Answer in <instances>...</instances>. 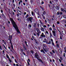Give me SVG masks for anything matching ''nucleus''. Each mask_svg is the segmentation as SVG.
<instances>
[{
  "mask_svg": "<svg viewBox=\"0 0 66 66\" xmlns=\"http://www.w3.org/2000/svg\"><path fill=\"white\" fill-rule=\"evenodd\" d=\"M10 19L12 23V25H13V27L15 28V29L16 30V31L17 33H19L21 34V32H20V31H19V29H18V28L17 26V25H16V23L13 20V19L11 18H10Z\"/></svg>",
  "mask_w": 66,
  "mask_h": 66,
  "instance_id": "1",
  "label": "nucleus"
},
{
  "mask_svg": "<svg viewBox=\"0 0 66 66\" xmlns=\"http://www.w3.org/2000/svg\"><path fill=\"white\" fill-rule=\"evenodd\" d=\"M33 19V18L32 17H29V18H28L26 19V20H27V22H29V21L30 23H32V20Z\"/></svg>",
  "mask_w": 66,
  "mask_h": 66,
  "instance_id": "2",
  "label": "nucleus"
},
{
  "mask_svg": "<svg viewBox=\"0 0 66 66\" xmlns=\"http://www.w3.org/2000/svg\"><path fill=\"white\" fill-rule=\"evenodd\" d=\"M47 47V45L45 44H43V49L44 50V51L45 52H48V50L46 48Z\"/></svg>",
  "mask_w": 66,
  "mask_h": 66,
  "instance_id": "3",
  "label": "nucleus"
},
{
  "mask_svg": "<svg viewBox=\"0 0 66 66\" xmlns=\"http://www.w3.org/2000/svg\"><path fill=\"white\" fill-rule=\"evenodd\" d=\"M35 57L38 60L40 58V57L39 56L38 54L37 53H35Z\"/></svg>",
  "mask_w": 66,
  "mask_h": 66,
  "instance_id": "4",
  "label": "nucleus"
},
{
  "mask_svg": "<svg viewBox=\"0 0 66 66\" xmlns=\"http://www.w3.org/2000/svg\"><path fill=\"white\" fill-rule=\"evenodd\" d=\"M37 31L38 32L37 33V34L38 36H39V33H40V32L38 28H37Z\"/></svg>",
  "mask_w": 66,
  "mask_h": 66,
  "instance_id": "5",
  "label": "nucleus"
},
{
  "mask_svg": "<svg viewBox=\"0 0 66 66\" xmlns=\"http://www.w3.org/2000/svg\"><path fill=\"white\" fill-rule=\"evenodd\" d=\"M35 12L38 15H39V10L37 9H36L35 10Z\"/></svg>",
  "mask_w": 66,
  "mask_h": 66,
  "instance_id": "6",
  "label": "nucleus"
},
{
  "mask_svg": "<svg viewBox=\"0 0 66 66\" xmlns=\"http://www.w3.org/2000/svg\"><path fill=\"white\" fill-rule=\"evenodd\" d=\"M12 35H9V40L10 42H12Z\"/></svg>",
  "mask_w": 66,
  "mask_h": 66,
  "instance_id": "7",
  "label": "nucleus"
},
{
  "mask_svg": "<svg viewBox=\"0 0 66 66\" xmlns=\"http://www.w3.org/2000/svg\"><path fill=\"white\" fill-rule=\"evenodd\" d=\"M11 47L12 50L11 48H10V51L13 52V51L14 50V47H13V45L11 46Z\"/></svg>",
  "mask_w": 66,
  "mask_h": 66,
  "instance_id": "8",
  "label": "nucleus"
},
{
  "mask_svg": "<svg viewBox=\"0 0 66 66\" xmlns=\"http://www.w3.org/2000/svg\"><path fill=\"white\" fill-rule=\"evenodd\" d=\"M40 36L41 37H46V36L43 33H42V34Z\"/></svg>",
  "mask_w": 66,
  "mask_h": 66,
  "instance_id": "9",
  "label": "nucleus"
},
{
  "mask_svg": "<svg viewBox=\"0 0 66 66\" xmlns=\"http://www.w3.org/2000/svg\"><path fill=\"white\" fill-rule=\"evenodd\" d=\"M23 49H24V50L26 51L27 50V48H26V47L25 46V45L24 44H23Z\"/></svg>",
  "mask_w": 66,
  "mask_h": 66,
  "instance_id": "10",
  "label": "nucleus"
},
{
  "mask_svg": "<svg viewBox=\"0 0 66 66\" xmlns=\"http://www.w3.org/2000/svg\"><path fill=\"white\" fill-rule=\"evenodd\" d=\"M28 61H27V64H28V65H30V63H29V62H30V59H28Z\"/></svg>",
  "mask_w": 66,
  "mask_h": 66,
  "instance_id": "11",
  "label": "nucleus"
},
{
  "mask_svg": "<svg viewBox=\"0 0 66 66\" xmlns=\"http://www.w3.org/2000/svg\"><path fill=\"white\" fill-rule=\"evenodd\" d=\"M52 32L53 34V35L54 36H55V35H56V34L55 33V31L53 30L52 31Z\"/></svg>",
  "mask_w": 66,
  "mask_h": 66,
  "instance_id": "12",
  "label": "nucleus"
},
{
  "mask_svg": "<svg viewBox=\"0 0 66 66\" xmlns=\"http://www.w3.org/2000/svg\"><path fill=\"white\" fill-rule=\"evenodd\" d=\"M38 60H39V61L41 63H42V64H44V62H43L41 59H39Z\"/></svg>",
  "mask_w": 66,
  "mask_h": 66,
  "instance_id": "13",
  "label": "nucleus"
},
{
  "mask_svg": "<svg viewBox=\"0 0 66 66\" xmlns=\"http://www.w3.org/2000/svg\"><path fill=\"white\" fill-rule=\"evenodd\" d=\"M44 40L43 41V42L44 43H47V41L46 38H44Z\"/></svg>",
  "mask_w": 66,
  "mask_h": 66,
  "instance_id": "14",
  "label": "nucleus"
},
{
  "mask_svg": "<svg viewBox=\"0 0 66 66\" xmlns=\"http://www.w3.org/2000/svg\"><path fill=\"white\" fill-rule=\"evenodd\" d=\"M40 51L42 53H43L44 54H45V52L43 50H41Z\"/></svg>",
  "mask_w": 66,
  "mask_h": 66,
  "instance_id": "15",
  "label": "nucleus"
},
{
  "mask_svg": "<svg viewBox=\"0 0 66 66\" xmlns=\"http://www.w3.org/2000/svg\"><path fill=\"white\" fill-rule=\"evenodd\" d=\"M2 17H3V18H6V17H5V16L4 14H3V13H2Z\"/></svg>",
  "mask_w": 66,
  "mask_h": 66,
  "instance_id": "16",
  "label": "nucleus"
},
{
  "mask_svg": "<svg viewBox=\"0 0 66 66\" xmlns=\"http://www.w3.org/2000/svg\"><path fill=\"white\" fill-rule=\"evenodd\" d=\"M40 7L41 8V9H42V11H44V8L43 7L41 6H40Z\"/></svg>",
  "mask_w": 66,
  "mask_h": 66,
  "instance_id": "17",
  "label": "nucleus"
},
{
  "mask_svg": "<svg viewBox=\"0 0 66 66\" xmlns=\"http://www.w3.org/2000/svg\"><path fill=\"white\" fill-rule=\"evenodd\" d=\"M6 56L7 58V59H10V57H9V55H8V54H6Z\"/></svg>",
  "mask_w": 66,
  "mask_h": 66,
  "instance_id": "18",
  "label": "nucleus"
},
{
  "mask_svg": "<svg viewBox=\"0 0 66 66\" xmlns=\"http://www.w3.org/2000/svg\"><path fill=\"white\" fill-rule=\"evenodd\" d=\"M26 11L29 14H30V11H29V10L28 9Z\"/></svg>",
  "mask_w": 66,
  "mask_h": 66,
  "instance_id": "19",
  "label": "nucleus"
},
{
  "mask_svg": "<svg viewBox=\"0 0 66 66\" xmlns=\"http://www.w3.org/2000/svg\"><path fill=\"white\" fill-rule=\"evenodd\" d=\"M56 9L57 10H59V6H56Z\"/></svg>",
  "mask_w": 66,
  "mask_h": 66,
  "instance_id": "20",
  "label": "nucleus"
},
{
  "mask_svg": "<svg viewBox=\"0 0 66 66\" xmlns=\"http://www.w3.org/2000/svg\"><path fill=\"white\" fill-rule=\"evenodd\" d=\"M28 16H29V14H27L26 15L25 17V18H27L28 17Z\"/></svg>",
  "mask_w": 66,
  "mask_h": 66,
  "instance_id": "21",
  "label": "nucleus"
},
{
  "mask_svg": "<svg viewBox=\"0 0 66 66\" xmlns=\"http://www.w3.org/2000/svg\"><path fill=\"white\" fill-rule=\"evenodd\" d=\"M41 31H44V28H43V27H41Z\"/></svg>",
  "mask_w": 66,
  "mask_h": 66,
  "instance_id": "22",
  "label": "nucleus"
},
{
  "mask_svg": "<svg viewBox=\"0 0 66 66\" xmlns=\"http://www.w3.org/2000/svg\"><path fill=\"white\" fill-rule=\"evenodd\" d=\"M30 52L32 54H34V51L32 50H31L30 51Z\"/></svg>",
  "mask_w": 66,
  "mask_h": 66,
  "instance_id": "23",
  "label": "nucleus"
},
{
  "mask_svg": "<svg viewBox=\"0 0 66 66\" xmlns=\"http://www.w3.org/2000/svg\"><path fill=\"white\" fill-rule=\"evenodd\" d=\"M31 14L32 16H34V12H33V11H32Z\"/></svg>",
  "mask_w": 66,
  "mask_h": 66,
  "instance_id": "24",
  "label": "nucleus"
},
{
  "mask_svg": "<svg viewBox=\"0 0 66 66\" xmlns=\"http://www.w3.org/2000/svg\"><path fill=\"white\" fill-rule=\"evenodd\" d=\"M10 43L11 44V46H13V44H12V41L10 42Z\"/></svg>",
  "mask_w": 66,
  "mask_h": 66,
  "instance_id": "25",
  "label": "nucleus"
},
{
  "mask_svg": "<svg viewBox=\"0 0 66 66\" xmlns=\"http://www.w3.org/2000/svg\"><path fill=\"white\" fill-rule=\"evenodd\" d=\"M61 11L62 12H64V9H63V8H61Z\"/></svg>",
  "mask_w": 66,
  "mask_h": 66,
  "instance_id": "26",
  "label": "nucleus"
},
{
  "mask_svg": "<svg viewBox=\"0 0 66 66\" xmlns=\"http://www.w3.org/2000/svg\"><path fill=\"white\" fill-rule=\"evenodd\" d=\"M8 60L10 62V63L12 62V60H11L10 58H9V59H8Z\"/></svg>",
  "mask_w": 66,
  "mask_h": 66,
  "instance_id": "27",
  "label": "nucleus"
},
{
  "mask_svg": "<svg viewBox=\"0 0 66 66\" xmlns=\"http://www.w3.org/2000/svg\"><path fill=\"white\" fill-rule=\"evenodd\" d=\"M43 15H45V14H46V12L45 11H44L43 12Z\"/></svg>",
  "mask_w": 66,
  "mask_h": 66,
  "instance_id": "28",
  "label": "nucleus"
},
{
  "mask_svg": "<svg viewBox=\"0 0 66 66\" xmlns=\"http://www.w3.org/2000/svg\"><path fill=\"white\" fill-rule=\"evenodd\" d=\"M59 52L60 53H62V50H60V51H59Z\"/></svg>",
  "mask_w": 66,
  "mask_h": 66,
  "instance_id": "29",
  "label": "nucleus"
},
{
  "mask_svg": "<svg viewBox=\"0 0 66 66\" xmlns=\"http://www.w3.org/2000/svg\"><path fill=\"white\" fill-rule=\"evenodd\" d=\"M36 23H35L34 25V27H36Z\"/></svg>",
  "mask_w": 66,
  "mask_h": 66,
  "instance_id": "30",
  "label": "nucleus"
},
{
  "mask_svg": "<svg viewBox=\"0 0 66 66\" xmlns=\"http://www.w3.org/2000/svg\"><path fill=\"white\" fill-rule=\"evenodd\" d=\"M3 46H4V48H5V49H6V47H5V46L3 44Z\"/></svg>",
  "mask_w": 66,
  "mask_h": 66,
  "instance_id": "31",
  "label": "nucleus"
},
{
  "mask_svg": "<svg viewBox=\"0 0 66 66\" xmlns=\"http://www.w3.org/2000/svg\"><path fill=\"white\" fill-rule=\"evenodd\" d=\"M42 16H43V19H45V16H44V15H43V14H42Z\"/></svg>",
  "mask_w": 66,
  "mask_h": 66,
  "instance_id": "32",
  "label": "nucleus"
},
{
  "mask_svg": "<svg viewBox=\"0 0 66 66\" xmlns=\"http://www.w3.org/2000/svg\"><path fill=\"white\" fill-rule=\"evenodd\" d=\"M56 47L58 48H59V45L58 44H57L56 45Z\"/></svg>",
  "mask_w": 66,
  "mask_h": 66,
  "instance_id": "33",
  "label": "nucleus"
},
{
  "mask_svg": "<svg viewBox=\"0 0 66 66\" xmlns=\"http://www.w3.org/2000/svg\"><path fill=\"white\" fill-rule=\"evenodd\" d=\"M14 61H15V63H17L18 62H17V60H16V59H15L14 60Z\"/></svg>",
  "mask_w": 66,
  "mask_h": 66,
  "instance_id": "34",
  "label": "nucleus"
},
{
  "mask_svg": "<svg viewBox=\"0 0 66 66\" xmlns=\"http://www.w3.org/2000/svg\"><path fill=\"white\" fill-rule=\"evenodd\" d=\"M43 28H47V26L46 25H44V26H43Z\"/></svg>",
  "mask_w": 66,
  "mask_h": 66,
  "instance_id": "35",
  "label": "nucleus"
},
{
  "mask_svg": "<svg viewBox=\"0 0 66 66\" xmlns=\"http://www.w3.org/2000/svg\"><path fill=\"white\" fill-rule=\"evenodd\" d=\"M29 27H30V28H31L32 27V26L31 25V24H29Z\"/></svg>",
  "mask_w": 66,
  "mask_h": 66,
  "instance_id": "36",
  "label": "nucleus"
},
{
  "mask_svg": "<svg viewBox=\"0 0 66 66\" xmlns=\"http://www.w3.org/2000/svg\"><path fill=\"white\" fill-rule=\"evenodd\" d=\"M41 3L42 4H44V1H42Z\"/></svg>",
  "mask_w": 66,
  "mask_h": 66,
  "instance_id": "37",
  "label": "nucleus"
},
{
  "mask_svg": "<svg viewBox=\"0 0 66 66\" xmlns=\"http://www.w3.org/2000/svg\"><path fill=\"white\" fill-rule=\"evenodd\" d=\"M16 15L17 17H19V15L18 14H17Z\"/></svg>",
  "mask_w": 66,
  "mask_h": 66,
  "instance_id": "38",
  "label": "nucleus"
},
{
  "mask_svg": "<svg viewBox=\"0 0 66 66\" xmlns=\"http://www.w3.org/2000/svg\"><path fill=\"white\" fill-rule=\"evenodd\" d=\"M30 2H31V4H32V3H33V1L32 0H31L30 1Z\"/></svg>",
  "mask_w": 66,
  "mask_h": 66,
  "instance_id": "39",
  "label": "nucleus"
},
{
  "mask_svg": "<svg viewBox=\"0 0 66 66\" xmlns=\"http://www.w3.org/2000/svg\"><path fill=\"white\" fill-rule=\"evenodd\" d=\"M6 25H7V27H10V25H9V24H7Z\"/></svg>",
  "mask_w": 66,
  "mask_h": 66,
  "instance_id": "40",
  "label": "nucleus"
},
{
  "mask_svg": "<svg viewBox=\"0 0 66 66\" xmlns=\"http://www.w3.org/2000/svg\"><path fill=\"white\" fill-rule=\"evenodd\" d=\"M12 14L13 15H14V16L15 15V13H14V12H12Z\"/></svg>",
  "mask_w": 66,
  "mask_h": 66,
  "instance_id": "41",
  "label": "nucleus"
},
{
  "mask_svg": "<svg viewBox=\"0 0 66 66\" xmlns=\"http://www.w3.org/2000/svg\"><path fill=\"white\" fill-rule=\"evenodd\" d=\"M63 14V13H62V12H61L60 13V15H62V14Z\"/></svg>",
  "mask_w": 66,
  "mask_h": 66,
  "instance_id": "42",
  "label": "nucleus"
},
{
  "mask_svg": "<svg viewBox=\"0 0 66 66\" xmlns=\"http://www.w3.org/2000/svg\"><path fill=\"white\" fill-rule=\"evenodd\" d=\"M25 44H27V41H25L24 42Z\"/></svg>",
  "mask_w": 66,
  "mask_h": 66,
  "instance_id": "43",
  "label": "nucleus"
},
{
  "mask_svg": "<svg viewBox=\"0 0 66 66\" xmlns=\"http://www.w3.org/2000/svg\"><path fill=\"white\" fill-rule=\"evenodd\" d=\"M52 45H53V46H54V44L53 43V42H52Z\"/></svg>",
  "mask_w": 66,
  "mask_h": 66,
  "instance_id": "44",
  "label": "nucleus"
},
{
  "mask_svg": "<svg viewBox=\"0 0 66 66\" xmlns=\"http://www.w3.org/2000/svg\"><path fill=\"white\" fill-rule=\"evenodd\" d=\"M57 15H59L60 14V12H57Z\"/></svg>",
  "mask_w": 66,
  "mask_h": 66,
  "instance_id": "45",
  "label": "nucleus"
},
{
  "mask_svg": "<svg viewBox=\"0 0 66 66\" xmlns=\"http://www.w3.org/2000/svg\"><path fill=\"white\" fill-rule=\"evenodd\" d=\"M34 40L35 41V43H36V42H37V40H36L35 39H34Z\"/></svg>",
  "mask_w": 66,
  "mask_h": 66,
  "instance_id": "46",
  "label": "nucleus"
},
{
  "mask_svg": "<svg viewBox=\"0 0 66 66\" xmlns=\"http://www.w3.org/2000/svg\"><path fill=\"white\" fill-rule=\"evenodd\" d=\"M60 38L61 39H62V37L61 36H60Z\"/></svg>",
  "mask_w": 66,
  "mask_h": 66,
  "instance_id": "47",
  "label": "nucleus"
},
{
  "mask_svg": "<svg viewBox=\"0 0 66 66\" xmlns=\"http://www.w3.org/2000/svg\"><path fill=\"white\" fill-rule=\"evenodd\" d=\"M37 26L38 27H39V23L37 24Z\"/></svg>",
  "mask_w": 66,
  "mask_h": 66,
  "instance_id": "48",
  "label": "nucleus"
},
{
  "mask_svg": "<svg viewBox=\"0 0 66 66\" xmlns=\"http://www.w3.org/2000/svg\"><path fill=\"white\" fill-rule=\"evenodd\" d=\"M51 40L52 42H53V39H51Z\"/></svg>",
  "mask_w": 66,
  "mask_h": 66,
  "instance_id": "49",
  "label": "nucleus"
},
{
  "mask_svg": "<svg viewBox=\"0 0 66 66\" xmlns=\"http://www.w3.org/2000/svg\"><path fill=\"white\" fill-rule=\"evenodd\" d=\"M35 43H36V44H37V45L38 44V42H37H37H36Z\"/></svg>",
  "mask_w": 66,
  "mask_h": 66,
  "instance_id": "50",
  "label": "nucleus"
},
{
  "mask_svg": "<svg viewBox=\"0 0 66 66\" xmlns=\"http://www.w3.org/2000/svg\"><path fill=\"white\" fill-rule=\"evenodd\" d=\"M52 52L53 53H55V52L54 51V50H53L52 51Z\"/></svg>",
  "mask_w": 66,
  "mask_h": 66,
  "instance_id": "51",
  "label": "nucleus"
},
{
  "mask_svg": "<svg viewBox=\"0 0 66 66\" xmlns=\"http://www.w3.org/2000/svg\"><path fill=\"white\" fill-rule=\"evenodd\" d=\"M50 54L51 55H53V53L51 52H50Z\"/></svg>",
  "mask_w": 66,
  "mask_h": 66,
  "instance_id": "52",
  "label": "nucleus"
},
{
  "mask_svg": "<svg viewBox=\"0 0 66 66\" xmlns=\"http://www.w3.org/2000/svg\"><path fill=\"white\" fill-rule=\"evenodd\" d=\"M1 13H3V10H1Z\"/></svg>",
  "mask_w": 66,
  "mask_h": 66,
  "instance_id": "53",
  "label": "nucleus"
},
{
  "mask_svg": "<svg viewBox=\"0 0 66 66\" xmlns=\"http://www.w3.org/2000/svg\"><path fill=\"white\" fill-rule=\"evenodd\" d=\"M63 56H64V57H65V53H63Z\"/></svg>",
  "mask_w": 66,
  "mask_h": 66,
  "instance_id": "54",
  "label": "nucleus"
},
{
  "mask_svg": "<svg viewBox=\"0 0 66 66\" xmlns=\"http://www.w3.org/2000/svg\"><path fill=\"white\" fill-rule=\"evenodd\" d=\"M13 5L15 7V5L14 4H13Z\"/></svg>",
  "mask_w": 66,
  "mask_h": 66,
  "instance_id": "55",
  "label": "nucleus"
},
{
  "mask_svg": "<svg viewBox=\"0 0 66 66\" xmlns=\"http://www.w3.org/2000/svg\"><path fill=\"white\" fill-rule=\"evenodd\" d=\"M26 14H27V13H26V12H24V14L25 15H26Z\"/></svg>",
  "mask_w": 66,
  "mask_h": 66,
  "instance_id": "56",
  "label": "nucleus"
},
{
  "mask_svg": "<svg viewBox=\"0 0 66 66\" xmlns=\"http://www.w3.org/2000/svg\"><path fill=\"white\" fill-rule=\"evenodd\" d=\"M20 3H22V0H20Z\"/></svg>",
  "mask_w": 66,
  "mask_h": 66,
  "instance_id": "57",
  "label": "nucleus"
},
{
  "mask_svg": "<svg viewBox=\"0 0 66 66\" xmlns=\"http://www.w3.org/2000/svg\"><path fill=\"white\" fill-rule=\"evenodd\" d=\"M53 28H54V27H55V26H54V24H53Z\"/></svg>",
  "mask_w": 66,
  "mask_h": 66,
  "instance_id": "58",
  "label": "nucleus"
},
{
  "mask_svg": "<svg viewBox=\"0 0 66 66\" xmlns=\"http://www.w3.org/2000/svg\"><path fill=\"white\" fill-rule=\"evenodd\" d=\"M23 54H24V55H25V56H26V54L24 53V52H23Z\"/></svg>",
  "mask_w": 66,
  "mask_h": 66,
  "instance_id": "59",
  "label": "nucleus"
},
{
  "mask_svg": "<svg viewBox=\"0 0 66 66\" xmlns=\"http://www.w3.org/2000/svg\"><path fill=\"white\" fill-rule=\"evenodd\" d=\"M3 53H5V52H4V50H3Z\"/></svg>",
  "mask_w": 66,
  "mask_h": 66,
  "instance_id": "60",
  "label": "nucleus"
},
{
  "mask_svg": "<svg viewBox=\"0 0 66 66\" xmlns=\"http://www.w3.org/2000/svg\"><path fill=\"white\" fill-rule=\"evenodd\" d=\"M23 5H26V3H23Z\"/></svg>",
  "mask_w": 66,
  "mask_h": 66,
  "instance_id": "61",
  "label": "nucleus"
},
{
  "mask_svg": "<svg viewBox=\"0 0 66 66\" xmlns=\"http://www.w3.org/2000/svg\"><path fill=\"white\" fill-rule=\"evenodd\" d=\"M61 65L62 66H64V65L63 63H61Z\"/></svg>",
  "mask_w": 66,
  "mask_h": 66,
  "instance_id": "62",
  "label": "nucleus"
},
{
  "mask_svg": "<svg viewBox=\"0 0 66 66\" xmlns=\"http://www.w3.org/2000/svg\"><path fill=\"white\" fill-rule=\"evenodd\" d=\"M60 22L59 21H57V24H59Z\"/></svg>",
  "mask_w": 66,
  "mask_h": 66,
  "instance_id": "63",
  "label": "nucleus"
},
{
  "mask_svg": "<svg viewBox=\"0 0 66 66\" xmlns=\"http://www.w3.org/2000/svg\"><path fill=\"white\" fill-rule=\"evenodd\" d=\"M16 66H19V65H18V64H16Z\"/></svg>",
  "mask_w": 66,
  "mask_h": 66,
  "instance_id": "64",
  "label": "nucleus"
}]
</instances>
